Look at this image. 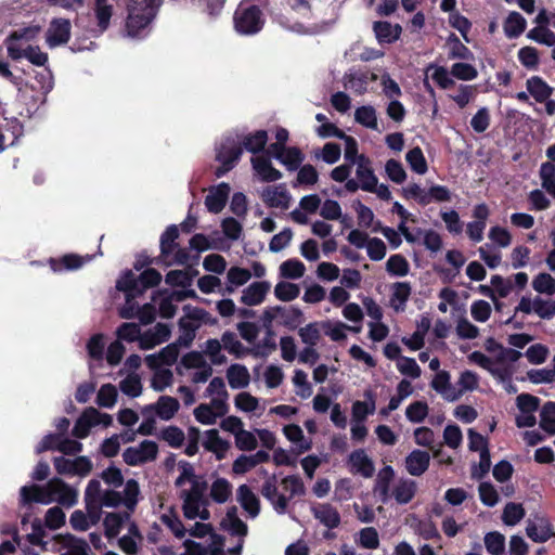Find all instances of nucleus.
<instances>
[{
  "label": "nucleus",
  "mask_w": 555,
  "mask_h": 555,
  "mask_svg": "<svg viewBox=\"0 0 555 555\" xmlns=\"http://www.w3.org/2000/svg\"><path fill=\"white\" fill-rule=\"evenodd\" d=\"M179 476L175 483L179 488V498L182 501L183 516L189 520L210 518L209 501L205 496L206 482L195 474L194 467L186 461L178 463Z\"/></svg>",
  "instance_id": "f257e3e1"
},
{
  "label": "nucleus",
  "mask_w": 555,
  "mask_h": 555,
  "mask_svg": "<svg viewBox=\"0 0 555 555\" xmlns=\"http://www.w3.org/2000/svg\"><path fill=\"white\" fill-rule=\"evenodd\" d=\"M119 502L120 496L114 489H103L100 480L92 479L85 491L86 512L74 511L69 517V524L77 531H87L99 522L103 507H116Z\"/></svg>",
  "instance_id": "f03ea898"
},
{
  "label": "nucleus",
  "mask_w": 555,
  "mask_h": 555,
  "mask_svg": "<svg viewBox=\"0 0 555 555\" xmlns=\"http://www.w3.org/2000/svg\"><path fill=\"white\" fill-rule=\"evenodd\" d=\"M77 491L60 478H52L43 486L33 485L21 488L22 504L57 502L63 506L70 507L77 503Z\"/></svg>",
  "instance_id": "7ed1b4c3"
},
{
  "label": "nucleus",
  "mask_w": 555,
  "mask_h": 555,
  "mask_svg": "<svg viewBox=\"0 0 555 555\" xmlns=\"http://www.w3.org/2000/svg\"><path fill=\"white\" fill-rule=\"evenodd\" d=\"M521 356L520 351L503 346L491 356H487L481 351H473L467 358L470 363L488 371L493 377L507 378L514 374V364Z\"/></svg>",
  "instance_id": "20e7f679"
},
{
  "label": "nucleus",
  "mask_w": 555,
  "mask_h": 555,
  "mask_svg": "<svg viewBox=\"0 0 555 555\" xmlns=\"http://www.w3.org/2000/svg\"><path fill=\"white\" fill-rule=\"evenodd\" d=\"M163 0H128L126 31L131 38H141L154 21Z\"/></svg>",
  "instance_id": "39448f33"
},
{
  "label": "nucleus",
  "mask_w": 555,
  "mask_h": 555,
  "mask_svg": "<svg viewBox=\"0 0 555 555\" xmlns=\"http://www.w3.org/2000/svg\"><path fill=\"white\" fill-rule=\"evenodd\" d=\"M284 493L279 492L276 477H269L261 488V494L271 503L278 514H284L287 509L288 501L295 495L305 493V487L298 476H286L281 482Z\"/></svg>",
  "instance_id": "423d86ee"
},
{
  "label": "nucleus",
  "mask_w": 555,
  "mask_h": 555,
  "mask_svg": "<svg viewBox=\"0 0 555 555\" xmlns=\"http://www.w3.org/2000/svg\"><path fill=\"white\" fill-rule=\"evenodd\" d=\"M189 534L193 538L204 540L196 542L191 539H184L183 546L184 553L181 555H224L222 547L223 542L221 538L214 533L210 524L196 522L188 530Z\"/></svg>",
  "instance_id": "0eeeda50"
},
{
  "label": "nucleus",
  "mask_w": 555,
  "mask_h": 555,
  "mask_svg": "<svg viewBox=\"0 0 555 555\" xmlns=\"http://www.w3.org/2000/svg\"><path fill=\"white\" fill-rule=\"evenodd\" d=\"M233 25L237 34L242 36H253L262 29L264 16L259 7L248 1H243L234 12Z\"/></svg>",
  "instance_id": "6e6552de"
},
{
  "label": "nucleus",
  "mask_w": 555,
  "mask_h": 555,
  "mask_svg": "<svg viewBox=\"0 0 555 555\" xmlns=\"http://www.w3.org/2000/svg\"><path fill=\"white\" fill-rule=\"evenodd\" d=\"M177 372L179 375L188 374L190 380L194 384H202L212 375V367L202 352L190 351L181 358Z\"/></svg>",
  "instance_id": "1a4fd4ad"
},
{
  "label": "nucleus",
  "mask_w": 555,
  "mask_h": 555,
  "mask_svg": "<svg viewBox=\"0 0 555 555\" xmlns=\"http://www.w3.org/2000/svg\"><path fill=\"white\" fill-rule=\"evenodd\" d=\"M40 33L39 26H30L12 33L4 41L8 55L13 61L23 59L28 48H31V40H34Z\"/></svg>",
  "instance_id": "9d476101"
},
{
  "label": "nucleus",
  "mask_w": 555,
  "mask_h": 555,
  "mask_svg": "<svg viewBox=\"0 0 555 555\" xmlns=\"http://www.w3.org/2000/svg\"><path fill=\"white\" fill-rule=\"evenodd\" d=\"M243 153L242 143L238 138L228 137L217 146V160L221 164L216 170V176L221 177L231 170Z\"/></svg>",
  "instance_id": "9b49d317"
},
{
  "label": "nucleus",
  "mask_w": 555,
  "mask_h": 555,
  "mask_svg": "<svg viewBox=\"0 0 555 555\" xmlns=\"http://www.w3.org/2000/svg\"><path fill=\"white\" fill-rule=\"evenodd\" d=\"M116 288L125 294L126 302L119 309V315L124 319L137 317L139 306L134 299L141 293L134 287V273L130 270L125 271L116 282Z\"/></svg>",
  "instance_id": "f8f14e48"
},
{
  "label": "nucleus",
  "mask_w": 555,
  "mask_h": 555,
  "mask_svg": "<svg viewBox=\"0 0 555 555\" xmlns=\"http://www.w3.org/2000/svg\"><path fill=\"white\" fill-rule=\"evenodd\" d=\"M112 422L113 418L109 414L101 413L95 408H88L75 423L73 435L76 438L83 439L89 435L91 428L99 425L107 427Z\"/></svg>",
  "instance_id": "ddd939ff"
},
{
  "label": "nucleus",
  "mask_w": 555,
  "mask_h": 555,
  "mask_svg": "<svg viewBox=\"0 0 555 555\" xmlns=\"http://www.w3.org/2000/svg\"><path fill=\"white\" fill-rule=\"evenodd\" d=\"M525 314H537L540 319L551 320L555 317V300L535 296L533 298L522 296L515 309Z\"/></svg>",
  "instance_id": "4468645a"
},
{
  "label": "nucleus",
  "mask_w": 555,
  "mask_h": 555,
  "mask_svg": "<svg viewBox=\"0 0 555 555\" xmlns=\"http://www.w3.org/2000/svg\"><path fill=\"white\" fill-rule=\"evenodd\" d=\"M54 468L60 475L85 477L92 470L93 464L88 456L68 459L57 456L53 460Z\"/></svg>",
  "instance_id": "2eb2a0df"
},
{
  "label": "nucleus",
  "mask_w": 555,
  "mask_h": 555,
  "mask_svg": "<svg viewBox=\"0 0 555 555\" xmlns=\"http://www.w3.org/2000/svg\"><path fill=\"white\" fill-rule=\"evenodd\" d=\"M158 453L157 444L152 440H144L138 446L129 447L122 452V459L130 466H138L156 459Z\"/></svg>",
  "instance_id": "dca6fc26"
},
{
  "label": "nucleus",
  "mask_w": 555,
  "mask_h": 555,
  "mask_svg": "<svg viewBox=\"0 0 555 555\" xmlns=\"http://www.w3.org/2000/svg\"><path fill=\"white\" fill-rule=\"evenodd\" d=\"M205 312L197 308H186L185 315L179 320L180 336L178 344L188 347L194 339Z\"/></svg>",
  "instance_id": "f3484780"
},
{
  "label": "nucleus",
  "mask_w": 555,
  "mask_h": 555,
  "mask_svg": "<svg viewBox=\"0 0 555 555\" xmlns=\"http://www.w3.org/2000/svg\"><path fill=\"white\" fill-rule=\"evenodd\" d=\"M311 514L318 522L327 529L324 538L331 539V530L339 527L341 522L340 513L330 503H315L311 506Z\"/></svg>",
  "instance_id": "a211bd4d"
},
{
  "label": "nucleus",
  "mask_w": 555,
  "mask_h": 555,
  "mask_svg": "<svg viewBox=\"0 0 555 555\" xmlns=\"http://www.w3.org/2000/svg\"><path fill=\"white\" fill-rule=\"evenodd\" d=\"M375 73L362 69H350L344 76V86L351 92L362 95L370 90V85L377 80Z\"/></svg>",
  "instance_id": "6ab92c4d"
},
{
  "label": "nucleus",
  "mask_w": 555,
  "mask_h": 555,
  "mask_svg": "<svg viewBox=\"0 0 555 555\" xmlns=\"http://www.w3.org/2000/svg\"><path fill=\"white\" fill-rule=\"evenodd\" d=\"M268 152L283 164L288 170H296L304 160V155L297 147L270 144Z\"/></svg>",
  "instance_id": "aec40b11"
},
{
  "label": "nucleus",
  "mask_w": 555,
  "mask_h": 555,
  "mask_svg": "<svg viewBox=\"0 0 555 555\" xmlns=\"http://www.w3.org/2000/svg\"><path fill=\"white\" fill-rule=\"evenodd\" d=\"M429 385L448 402H454L460 399V391H457L456 386L452 384L451 374L446 370L438 371Z\"/></svg>",
  "instance_id": "412c9836"
},
{
  "label": "nucleus",
  "mask_w": 555,
  "mask_h": 555,
  "mask_svg": "<svg viewBox=\"0 0 555 555\" xmlns=\"http://www.w3.org/2000/svg\"><path fill=\"white\" fill-rule=\"evenodd\" d=\"M202 444L205 450L211 452L219 461L225 459L231 449L230 441L223 439L217 429L206 430L202 438Z\"/></svg>",
  "instance_id": "4be33fe9"
},
{
  "label": "nucleus",
  "mask_w": 555,
  "mask_h": 555,
  "mask_svg": "<svg viewBox=\"0 0 555 555\" xmlns=\"http://www.w3.org/2000/svg\"><path fill=\"white\" fill-rule=\"evenodd\" d=\"M221 525L225 531L238 538L237 543L231 550L232 553L238 554L243 547V539L247 533V526L237 517L235 507L228 511Z\"/></svg>",
  "instance_id": "5701e85b"
},
{
  "label": "nucleus",
  "mask_w": 555,
  "mask_h": 555,
  "mask_svg": "<svg viewBox=\"0 0 555 555\" xmlns=\"http://www.w3.org/2000/svg\"><path fill=\"white\" fill-rule=\"evenodd\" d=\"M179 401L169 396H162L155 403L149 404L142 409V415L155 413L164 421L171 420L179 410Z\"/></svg>",
  "instance_id": "b1692460"
},
{
  "label": "nucleus",
  "mask_w": 555,
  "mask_h": 555,
  "mask_svg": "<svg viewBox=\"0 0 555 555\" xmlns=\"http://www.w3.org/2000/svg\"><path fill=\"white\" fill-rule=\"evenodd\" d=\"M70 37V23L68 20L55 18L47 30L46 41L50 48L67 43Z\"/></svg>",
  "instance_id": "393cba45"
},
{
  "label": "nucleus",
  "mask_w": 555,
  "mask_h": 555,
  "mask_svg": "<svg viewBox=\"0 0 555 555\" xmlns=\"http://www.w3.org/2000/svg\"><path fill=\"white\" fill-rule=\"evenodd\" d=\"M171 328L168 324L157 323L155 326L142 333L140 339V349L150 350L167 341L170 337Z\"/></svg>",
  "instance_id": "a878e982"
},
{
  "label": "nucleus",
  "mask_w": 555,
  "mask_h": 555,
  "mask_svg": "<svg viewBox=\"0 0 555 555\" xmlns=\"http://www.w3.org/2000/svg\"><path fill=\"white\" fill-rule=\"evenodd\" d=\"M261 198L267 206L281 209L288 208L291 202V195L283 184L264 188Z\"/></svg>",
  "instance_id": "bb28decb"
},
{
  "label": "nucleus",
  "mask_w": 555,
  "mask_h": 555,
  "mask_svg": "<svg viewBox=\"0 0 555 555\" xmlns=\"http://www.w3.org/2000/svg\"><path fill=\"white\" fill-rule=\"evenodd\" d=\"M179 344L173 343L169 344L159 350L156 353H151L145 357V363L147 367H156V366H170L172 365L178 357H179Z\"/></svg>",
  "instance_id": "cd10ccee"
},
{
  "label": "nucleus",
  "mask_w": 555,
  "mask_h": 555,
  "mask_svg": "<svg viewBox=\"0 0 555 555\" xmlns=\"http://www.w3.org/2000/svg\"><path fill=\"white\" fill-rule=\"evenodd\" d=\"M349 469L352 474H359L364 478H370L375 472L373 461L362 449L351 452L348 459Z\"/></svg>",
  "instance_id": "c85d7f7f"
},
{
  "label": "nucleus",
  "mask_w": 555,
  "mask_h": 555,
  "mask_svg": "<svg viewBox=\"0 0 555 555\" xmlns=\"http://www.w3.org/2000/svg\"><path fill=\"white\" fill-rule=\"evenodd\" d=\"M526 533L533 542L544 543L553 535L552 525L544 517L529 519L526 526Z\"/></svg>",
  "instance_id": "c756f323"
},
{
  "label": "nucleus",
  "mask_w": 555,
  "mask_h": 555,
  "mask_svg": "<svg viewBox=\"0 0 555 555\" xmlns=\"http://www.w3.org/2000/svg\"><path fill=\"white\" fill-rule=\"evenodd\" d=\"M364 400H357L351 406V420L365 422L367 416L373 415L376 410V396L367 389L363 393Z\"/></svg>",
  "instance_id": "7c9ffc66"
},
{
  "label": "nucleus",
  "mask_w": 555,
  "mask_h": 555,
  "mask_svg": "<svg viewBox=\"0 0 555 555\" xmlns=\"http://www.w3.org/2000/svg\"><path fill=\"white\" fill-rule=\"evenodd\" d=\"M230 194V185L225 182L218 184L209 190L205 198V206L212 214L220 212L228 201Z\"/></svg>",
  "instance_id": "2f4dec72"
},
{
  "label": "nucleus",
  "mask_w": 555,
  "mask_h": 555,
  "mask_svg": "<svg viewBox=\"0 0 555 555\" xmlns=\"http://www.w3.org/2000/svg\"><path fill=\"white\" fill-rule=\"evenodd\" d=\"M205 397L209 399L212 405L227 408V410H229V393L225 383L221 377H214L209 382L205 390Z\"/></svg>",
  "instance_id": "473e14b6"
},
{
  "label": "nucleus",
  "mask_w": 555,
  "mask_h": 555,
  "mask_svg": "<svg viewBox=\"0 0 555 555\" xmlns=\"http://www.w3.org/2000/svg\"><path fill=\"white\" fill-rule=\"evenodd\" d=\"M412 287L409 282H396L390 285L389 306L396 312L405 310L406 302L411 296Z\"/></svg>",
  "instance_id": "72a5a7b5"
},
{
  "label": "nucleus",
  "mask_w": 555,
  "mask_h": 555,
  "mask_svg": "<svg viewBox=\"0 0 555 555\" xmlns=\"http://www.w3.org/2000/svg\"><path fill=\"white\" fill-rule=\"evenodd\" d=\"M354 166L356 178L362 185V191L366 192L367 190H373L372 188L375 186L378 178L374 173L370 158L365 155H361L359 163L354 164Z\"/></svg>",
  "instance_id": "f704fd0d"
},
{
  "label": "nucleus",
  "mask_w": 555,
  "mask_h": 555,
  "mask_svg": "<svg viewBox=\"0 0 555 555\" xmlns=\"http://www.w3.org/2000/svg\"><path fill=\"white\" fill-rule=\"evenodd\" d=\"M430 455L428 452L415 449L404 461L405 469L411 476H422L429 467Z\"/></svg>",
  "instance_id": "c9c22d12"
},
{
  "label": "nucleus",
  "mask_w": 555,
  "mask_h": 555,
  "mask_svg": "<svg viewBox=\"0 0 555 555\" xmlns=\"http://www.w3.org/2000/svg\"><path fill=\"white\" fill-rule=\"evenodd\" d=\"M271 284L267 281L254 282L242 292L241 301L246 306L260 305L268 292Z\"/></svg>",
  "instance_id": "e433bc0d"
},
{
  "label": "nucleus",
  "mask_w": 555,
  "mask_h": 555,
  "mask_svg": "<svg viewBox=\"0 0 555 555\" xmlns=\"http://www.w3.org/2000/svg\"><path fill=\"white\" fill-rule=\"evenodd\" d=\"M227 413V408L212 405L211 402L201 403L193 412L195 420L203 425H214Z\"/></svg>",
  "instance_id": "4c0bfd02"
},
{
  "label": "nucleus",
  "mask_w": 555,
  "mask_h": 555,
  "mask_svg": "<svg viewBox=\"0 0 555 555\" xmlns=\"http://www.w3.org/2000/svg\"><path fill=\"white\" fill-rule=\"evenodd\" d=\"M416 493V482L409 478H399L391 487L390 499L398 504H408Z\"/></svg>",
  "instance_id": "58836bf2"
},
{
  "label": "nucleus",
  "mask_w": 555,
  "mask_h": 555,
  "mask_svg": "<svg viewBox=\"0 0 555 555\" xmlns=\"http://www.w3.org/2000/svg\"><path fill=\"white\" fill-rule=\"evenodd\" d=\"M292 8L302 17L317 18L323 23L325 4L321 0H294Z\"/></svg>",
  "instance_id": "ea45409f"
},
{
  "label": "nucleus",
  "mask_w": 555,
  "mask_h": 555,
  "mask_svg": "<svg viewBox=\"0 0 555 555\" xmlns=\"http://www.w3.org/2000/svg\"><path fill=\"white\" fill-rule=\"evenodd\" d=\"M251 164L256 175L262 181L273 182L282 177V173L272 166L270 158L264 155L254 156Z\"/></svg>",
  "instance_id": "a19ab883"
},
{
  "label": "nucleus",
  "mask_w": 555,
  "mask_h": 555,
  "mask_svg": "<svg viewBox=\"0 0 555 555\" xmlns=\"http://www.w3.org/2000/svg\"><path fill=\"white\" fill-rule=\"evenodd\" d=\"M395 478V470L391 466L383 467L376 477L374 493L379 498L383 503H387L390 500V483Z\"/></svg>",
  "instance_id": "79ce46f5"
},
{
  "label": "nucleus",
  "mask_w": 555,
  "mask_h": 555,
  "mask_svg": "<svg viewBox=\"0 0 555 555\" xmlns=\"http://www.w3.org/2000/svg\"><path fill=\"white\" fill-rule=\"evenodd\" d=\"M133 522L130 515L108 513L103 520L104 532L107 539H115L121 531L122 528L128 529V524Z\"/></svg>",
  "instance_id": "37998d69"
},
{
  "label": "nucleus",
  "mask_w": 555,
  "mask_h": 555,
  "mask_svg": "<svg viewBox=\"0 0 555 555\" xmlns=\"http://www.w3.org/2000/svg\"><path fill=\"white\" fill-rule=\"evenodd\" d=\"M234 405L238 411L256 416L264 411L260 400L247 391H241L234 397Z\"/></svg>",
  "instance_id": "c03bdc74"
},
{
  "label": "nucleus",
  "mask_w": 555,
  "mask_h": 555,
  "mask_svg": "<svg viewBox=\"0 0 555 555\" xmlns=\"http://www.w3.org/2000/svg\"><path fill=\"white\" fill-rule=\"evenodd\" d=\"M142 535L135 522H129L127 533L118 540L119 548L127 555H137Z\"/></svg>",
  "instance_id": "a18cd8bd"
},
{
  "label": "nucleus",
  "mask_w": 555,
  "mask_h": 555,
  "mask_svg": "<svg viewBox=\"0 0 555 555\" xmlns=\"http://www.w3.org/2000/svg\"><path fill=\"white\" fill-rule=\"evenodd\" d=\"M225 376L232 389H244L250 383L248 369L240 363L231 364L227 369Z\"/></svg>",
  "instance_id": "49530a36"
},
{
  "label": "nucleus",
  "mask_w": 555,
  "mask_h": 555,
  "mask_svg": "<svg viewBox=\"0 0 555 555\" xmlns=\"http://www.w3.org/2000/svg\"><path fill=\"white\" fill-rule=\"evenodd\" d=\"M237 501L251 518L258 516L260 512L259 500L256 494L246 485L238 487L236 492Z\"/></svg>",
  "instance_id": "de8ad7c7"
},
{
  "label": "nucleus",
  "mask_w": 555,
  "mask_h": 555,
  "mask_svg": "<svg viewBox=\"0 0 555 555\" xmlns=\"http://www.w3.org/2000/svg\"><path fill=\"white\" fill-rule=\"evenodd\" d=\"M283 433L285 437L295 446L298 453H302L311 449V439L305 437L302 429L298 425H286L283 428Z\"/></svg>",
  "instance_id": "09e8293b"
},
{
  "label": "nucleus",
  "mask_w": 555,
  "mask_h": 555,
  "mask_svg": "<svg viewBox=\"0 0 555 555\" xmlns=\"http://www.w3.org/2000/svg\"><path fill=\"white\" fill-rule=\"evenodd\" d=\"M526 88L528 93L539 103L545 102L553 92V88L539 76L527 79Z\"/></svg>",
  "instance_id": "8fccbe9b"
},
{
  "label": "nucleus",
  "mask_w": 555,
  "mask_h": 555,
  "mask_svg": "<svg viewBox=\"0 0 555 555\" xmlns=\"http://www.w3.org/2000/svg\"><path fill=\"white\" fill-rule=\"evenodd\" d=\"M150 369L153 371L151 377V387L153 390L162 392L173 384V373L169 367L156 366Z\"/></svg>",
  "instance_id": "3c124183"
},
{
  "label": "nucleus",
  "mask_w": 555,
  "mask_h": 555,
  "mask_svg": "<svg viewBox=\"0 0 555 555\" xmlns=\"http://www.w3.org/2000/svg\"><path fill=\"white\" fill-rule=\"evenodd\" d=\"M376 39L380 43H390L396 41L401 33L399 25H392L388 22H375L373 26Z\"/></svg>",
  "instance_id": "603ef678"
},
{
  "label": "nucleus",
  "mask_w": 555,
  "mask_h": 555,
  "mask_svg": "<svg viewBox=\"0 0 555 555\" xmlns=\"http://www.w3.org/2000/svg\"><path fill=\"white\" fill-rule=\"evenodd\" d=\"M92 259L91 256L87 255L86 257H81L75 254L65 255L60 260L51 259V268L53 271H62V270H76L81 268L85 263L89 262Z\"/></svg>",
  "instance_id": "864d4df0"
},
{
  "label": "nucleus",
  "mask_w": 555,
  "mask_h": 555,
  "mask_svg": "<svg viewBox=\"0 0 555 555\" xmlns=\"http://www.w3.org/2000/svg\"><path fill=\"white\" fill-rule=\"evenodd\" d=\"M104 348H105V341H104L103 335L95 334L89 339V341L87 344V350H88L89 357L92 360L89 364L91 374H94V371L96 367L95 362L102 363Z\"/></svg>",
  "instance_id": "5fc2aeb1"
},
{
  "label": "nucleus",
  "mask_w": 555,
  "mask_h": 555,
  "mask_svg": "<svg viewBox=\"0 0 555 555\" xmlns=\"http://www.w3.org/2000/svg\"><path fill=\"white\" fill-rule=\"evenodd\" d=\"M425 74L426 76L430 75L431 79L443 90H447L455 85L453 76L451 75V69L448 70L443 66L429 64L425 69Z\"/></svg>",
  "instance_id": "6e6d98bb"
},
{
  "label": "nucleus",
  "mask_w": 555,
  "mask_h": 555,
  "mask_svg": "<svg viewBox=\"0 0 555 555\" xmlns=\"http://www.w3.org/2000/svg\"><path fill=\"white\" fill-rule=\"evenodd\" d=\"M94 14L98 22V30L102 34L108 28L113 15V5L109 0H95Z\"/></svg>",
  "instance_id": "4d7b16f0"
},
{
  "label": "nucleus",
  "mask_w": 555,
  "mask_h": 555,
  "mask_svg": "<svg viewBox=\"0 0 555 555\" xmlns=\"http://www.w3.org/2000/svg\"><path fill=\"white\" fill-rule=\"evenodd\" d=\"M232 485L225 478H217L210 486L209 495L216 503H225L232 495Z\"/></svg>",
  "instance_id": "13d9d810"
},
{
  "label": "nucleus",
  "mask_w": 555,
  "mask_h": 555,
  "mask_svg": "<svg viewBox=\"0 0 555 555\" xmlns=\"http://www.w3.org/2000/svg\"><path fill=\"white\" fill-rule=\"evenodd\" d=\"M526 25L527 22L520 13L512 12L506 17L503 28L506 37L517 38L524 33Z\"/></svg>",
  "instance_id": "bf43d9fd"
},
{
  "label": "nucleus",
  "mask_w": 555,
  "mask_h": 555,
  "mask_svg": "<svg viewBox=\"0 0 555 555\" xmlns=\"http://www.w3.org/2000/svg\"><path fill=\"white\" fill-rule=\"evenodd\" d=\"M251 278L249 270L232 267L227 273L228 284L225 287L227 293H233L234 289L238 286L246 284Z\"/></svg>",
  "instance_id": "052dcab7"
},
{
  "label": "nucleus",
  "mask_w": 555,
  "mask_h": 555,
  "mask_svg": "<svg viewBox=\"0 0 555 555\" xmlns=\"http://www.w3.org/2000/svg\"><path fill=\"white\" fill-rule=\"evenodd\" d=\"M222 349H223V346H222V343H221V339L218 340V339H208L205 341L204 346H203V354H206L211 364L214 365H221V364H224L227 362V358L222 353Z\"/></svg>",
  "instance_id": "680f3d73"
},
{
  "label": "nucleus",
  "mask_w": 555,
  "mask_h": 555,
  "mask_svg": "<svg viewBox=\"0 0 555 555\" xmlns=\"http://www.w3.org/2000/svg\"><path fill=\"white\" fill-rule=\"evenodd\" d=\"M221 343L223 349L233 354L235 358H243L249 351L248 348L243 346V344L237 339L236 335L232 332H224L221 336Z\"/></svg>",
  "instance_id": "e2e57ef3"
},
{
  "label": "nucleus",
  "mask_w": 555,
  "mask_h": 555,
  "mask_svg": "<svg viewBox=\"0 0 555 555\" xmlns=\"http://www.w3.org/2000/svg\"><path fill=\"white\" fill-rule=\"evenodd\" d=\"M120 391L131 398L142 393L141 377L137 373H128L119 383Z\"/></svg>",
  "instance_id": "0e129e2a"
},
{
  "label": "nucleus",
  "mask_w": 555,
  "mask_h": 555,
  "mask_svg": "<svg viewBox=\"0 0 555 555\" xmlns=\"http://www.w3.org/2000/svg\"><path fill=\"white\" fill-rule=\"evenodd\" d=\"M354 120L365 128L376 130L378 127L376 111L371 105H363L356 109Z\"/></svg>",
  "instance_id": "69168bd1"
},
{
  "label": "nucleus",
  "mask_w": 555,
  "mask_h": 555,
  "mask_svg": "<svg viewBox=\"0 0 555 555\" xmlns=\"http://www.w3.org/2000/svg\"><path fill=\"white\" fill-rule=\"evenodd\" d=\"M279 270L282 278L297 280L304 276L306 267L298 259H288L280 264Z\"/></svg>",
  "instance_id": "338daca9"
},
{
  "label": "nucleus",
  "mask_w": 555,
  "mask_h": 555,
  "mask_svg": "<svg viewBox=\"0 0 555 555\" xmlns=\"http://www.w3.org/2000/svg\"><path fill=\"white\" fill-rule=\"evenodd\" d=\"M540 427L550 435L555 434V402H546L540 412Z\"/></svg>",
  "instance_id": "774afa93"
}]
</instances>
